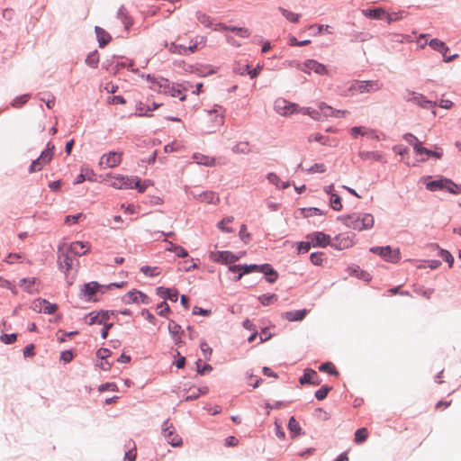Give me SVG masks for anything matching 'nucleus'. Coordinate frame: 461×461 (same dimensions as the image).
<instances>
[{"label":"nucleus","mask_w":461,"mask_h":461,"mask_svg":"<svg viewBox=\"0 0 461 461\" xmlns=\"http://www.w3.org/2000/svg\"><path fill=\"white\" fill-rule=\"evenodd\" d=\"M342 222L348 228L362 231L373 228L375 218L371 213H353L343 217Z\"/></svg>","instance_id":"nucleus-1"},{"label":"nucleus","mask_w":461,"mask_h":461,"mask_svg":"<svg viewBox=\"0 0 461 461\" xmlns=\"http://www.w3.org/2000/svg\"><path fill=\"white\" fill-rule=\"evenodd\" d=\"M54 145L48 143L47 149L41 152V156L32 161L30 166L29 172L34 173L42 169L52 159L54 155Z\"/></svg>","instance_id":"nucleus-2"},{"label":"nucleus","mask_w":461,"mask_h":461,"mask_svg":"<svg viewBox=\"0 0 461 461\" xmlns=\"http://www.w3.org/2000/svg\"><path fill=\"white\" fill-rule=\"evenodd\" d=\"M58 253L59 267L62 272L68 274L73 267L75 257L68 252L65 244L59 247Z\"/></svg>","instance_id":"nucleus-3"},{"label":"nucleus","mask_w":461,"mask_h":461,"mask_svg":"<svg viewBox=\"0 0 461 461\" xmlns=\"http://www.w3.org/2000/svg\"><path fill=\"white\" fill-rule=\"evenodd\" d=\"M274 109L278 114L288 116L298 113L299 106L297 104L291 103L284 98H277L275 101Z\"/></svg>","instance_id":"nucleus-4"},{"label":"nucleus","mask_w":461,"mask_h":461,"mask_svg":"<svg viewBox=\"0 0 461 461\" xmlns=\"http://www.w3.org/2000/svg\"><path fill=\"white\" fill-rule=\"evenodd\" d=\"M162 435L172 447H181L183 444L181 437L176 434L175 428L168 420L162 425Z\"/></svg>","instance_id":"nucleus-5"},{"label":"nucleus","mask_w":461,"mask_h":461,"mask_svg":"<svg viewBox=\"0 0 461 461\" xmlns=\"http://www.w3.org/2000/svg\"><path fill=\"white\" fill-rule=\"evenodd\" d=\"M122 158V152L110 151L100 158L99 166L104 169L113 168L121 164Z\"/></svg>","instance_id":"nucleus-6"},{"label":"nucleus","mask_w":461,"mask_h":461,"mask_svg":"<svg viewBox=\"0 0 461 461\" xmlns=\"http://www.w3.org/2000/svg\"><path fill=\"white\" fill-rule=\"evenodd\" d=\"M383 85L377 80L357 81L350 86L351 91L358 93L375 92L381 89Z\"/></svg>","instance_id":"nucleus-7"},{"label":"nucleus","mask_w":461,"mask_h":461,"mask_svg":"<svg viewBox=\"0 0 461 461\" xmlns=\"http://www.w3.org/2000/svg\"><path fill=\"white\" fill-rule=\"evenodd\" d=\"M113 311H93L85 316V322L87 325H102L105 323L108 317L114 316Z\"/></svg>","instance_id":"nucleus-8"},{"label":"nucleus","mask_w":461,"mask_h":461,"mask_svg":"<svg viewBox=\"0 0 461 461\" xmlns=\"http://www.w3.org/2000/svg\"><path fill=\"white\" fill-rule=\"evenodd\" d=\"M370 251L378 254L386 261L396 263L400 260V251L398 249L393 250L390 246L386 247H374Z\"/></svg>","instance_id":"nucleus-9"},{"label":"nucleus","mask_w":461,"mask_h":461,"mask_svg":"<svg viewBox=\"0 0 461 461\" xmlns=\"http://www.w3.org/2000/svg\"><path fill=\"white\" fill-rule=\"evenodd\" d=\"M109 185L115 189H129L132 188L133 179L128 176L117 175L107 176Z\"/></svg>","instance_id":"nucleus-10"},{"label":"nucleus","mask_w":461,"mask_h":461,"mask_svg":"<svg viewBox=\"0 0 461 461\" xmlns=\"http://www.w3.org/2000/svg\"><path fill=\"white\" fill-rule=\"evenodd\" d=\"M429 45L431 49H433L434 50L438 51L442 54L443 60L445 62L453 61L454 59H456L458 57L457 54L447 56L449 48L445 44V42H443L442 41H440L438 39L430 40L429 41Z\"/></svg>","instance_id":"nucleus-11"},{"label":"nucleus","mask_w":461,"mask_h":461,"mask_svg":"<svg viewBox=\"0 0 461 461\" xmlns=\"http://www.w3.org/2000/svg\"><path fill=\"white\" fill-rule=\"evenodd\" d=\"M211 260L222 264H230L238 261L240 257L230 251H212L209 255Z\"/></svg>","instance_id":"nucleus-12"},{"label":"nucleus","mask_w":461,"mask_h":461,"mask_svg":"<svg viewBox=\"0 0 461 461\" xmlns=\"http://www.w3.org/2000/svg\"><path fill=\"white\" fill-rule=\"evenodd\" d=\"M405 99L406 101L411 102L424 109L435 108L436 106L435 102L427 100L423 95L415 92H409Z\"/></svg>","instance_id":"nucleus-13"},{"label":"nucleus","mask_w":461,"mask_h":461,"mask_svg":"<svg viewBox=\"0 0 461 461\" xmlns=\"http://www.w3.org/2000/svg\"><path fill=\"white\" fill-rule=\"evenodd\" d=\"M65 248L68 249V252L76 258L87 254L90 251L91 246L89 242L75 241L68 245L65 244Z\"/></svg>","instance_id":"nucleus-14"},{"label":"nucleus","mask_w":461,"mask_h":461,"mask_svg":"<svg viewBox=\"0 0 461 461\" xmlns=\"http://www.w3.org/2000/svg\"><path fill=\"white\" fill-rule=\"evenodd\" d=\"M319 109H320V113H321V119L323 117L325 118H328V117H337V118H339V117H345L346 114L348 113V111L346 110H336L334 109L333 107L328 105L327 104L321 102L319 104Z\"/></svg>","instance_id":"nucleus-15"},{"label":"nucleus","mask_w":461,"mask_h":461,"mask_svg":"<svg viewBox=\"0 0 461 461\" xmlns=\"http://www.w3.org/2000/svg\"><path fill=\"white\" fill-rule=\"evenodd\" d=\"M302 70L308 74L311 71H313L314 73H316L318 75H328L327 68L323 64H321L314 59L306 60L303 65Z\"/></svg>","instance_id":"nucleus-16"},{"label":"nucleus","mask_w":461,"mask_h":461,"mask_svg":"<svg viewBox=\"0 0 461 461\" xmlns=\"http://www.w3.org/2000/svg\"><path fill=\"white\" fill-rule=\"evenodd\" d=\"M306 238L308 240H311V243L313 247L325 248L330 242V236L321 231H315L308 234Z\"/></svg>","instance_id":"nucleus-17"},{"label":"nucleus","mask_w":461,"mask_h":461,"mask_svg":"<svg viewBox=\"0 0 461 461\" xmlns=\"http://www.w3.org/2000/svg\"><path fill=\"white\" fill-rule=\"evenodd\" d=\"M123 301L127 303H142L148 304L149 303V297L140 291H130L123 296Z\"/></svg>","instance_id":"nucleus-18"},{"label":"nucleus","mask_w":461,"mask_h":461,"mask_svg":"<svg viewBox=\"0 0 461 461\" xmlns=\"http://www.w3.org/2000/svg\"><path fill=\"white\" fill-rule=\"evenodd\" d=\"M353 244V237L349 236L348 234H339L334 239L331 246L337 249H346L352 247Z\"/></svg>","instance_id":"nucleus-19"},{"label":"nucleus","mask_w":461,"mask_h":461,"mask_svg":"<svg viewBox=\"0 0 461 461\" xmlns=\"http://www.w3.org/2000/svg\"><path fill=\"white\" fill-rule=\"evenodd\" d=\"M102 288L97 282H90L83 285L81 289L82 295L86 298L88 301L94 300V296L99 292Z\"/></svg>","instance_id":"nucleus-20"},{"label":"nucleus","mask_w":461,"mask_h":461,"mask_svg":"<svg viewBox=\"0 0 461 461\" xmlns=\"http://www.w3.org/2000/svg\"><path fill=\"white\" fill-rule=\"evenodd\" d=\"M168 331L172 336L173 340L175 341V344L178 347L182 346L184 344V341L182 339V335L184 334V330H182L181 326L174 321H170L168 324Z\"/></svg>","instance_id":"nucleus-21"},{"label":"nucleus","mask_w":461,"mask_h":461,"mask_svg":"<svg viewBox=\"0 0 461 461\" xmlns=\"http://www.w3.org/2000/svg\"><path fill=\"white\" fill-rule=\"evenodd\" d=\"M300 383L302 384H311L313 385H319L321 383V379L315 370L305 369L303 377L300 378Z\"/></svg>","instance_id":"nucleus-22"},{"label":"nucleus","mask_w":461,"mask_h":461,"mask_svg":"<svg viewBox=\"0 0 461 461\" xmlns=\"http://www.w3.org/2000/svg\"><path fill=\"white\" fill-rule=\"evenodd\" d=\"M156 293L161 298L168 299L172 302H176L178 298V292L176 289L159 286L156 289Z\"/></svg>","instance_id":"nucleus-23"},{"label":"nucleus","mask_w":461,"mask_h":461,"mask_svg":"<svg viewBox=\"0 0 461 461\" xmlns=\"http://www.w3.org/2000/svg\"><path fill=\"white\" fill-rule=\"evenodd\" d=\"M95 31L96 33L99 47L104 48L111 41L112 37L105 30L96 26Z\"/></svg>","instance_id":"nucleus-24"},{"label":"nucleus","mask_w":461,"mask_h":461,"mask_svg":"<svg viewBox=\"0 0 461 461\" xmlns=\"http://www.w3.org/2000/svg\"><path fill=\"white\" fill-rule=\"evenodd\" d=\"M307 310L290 311L283 313V318L289 321H299L305 318Z\"/></svg>","instance_id":"nucleus-25"},{"label":"nucleus","mask_w":461,"mask_h":461,"mask_svg":"<svg viewBox=\"0 0 461 461\" xmlns=\"http://www.w3.org/2000/svg\"><path fill=\"white\" fill-rule=\"evenodd\" d=\"M362 14L371 19L383 20L386 15V11L383 8L365 9L362 10Z\"/></svg>","instance_id":"nucleus-26"},{"label":"nucleus","mask_w":461,"mask_h":461,"mask_svg":"<svg viewBox=\"0 0 461 461\" xmlns=\"http://www.w3.org/2000/svg\"><path fill=\"white\" fill-rule=\"evenodd\" d=\"M193 159L194 160L195 163L199 165H203L207 167H212L215 165V159L213 158L199 153L194 154Z\"/></svg>","instance_id":"nucleus-27"},{"label":"nucleus","mask_w":461,"mask_h":461,"mask_svg":"<svg viewBox=\"0 0 461 461\" xmlns=\"http://www.w3.org/2000/svg\"><path fill=\"white\" fill-rule=\"evenodd\" d=\"M350 134L354 138H357L358 135H371L373 138L377 139V136L375 134L373 130L362 126H356L351 128Z\"/></svg>","instance_id":"nucleus-28"},{"label":"nucleus","mask_w":461,"mask_h":461,"mask_svg":"<svg viewBox=\"0 0 461 461\" xmlns=\"http://www.w3.org/2000/svg\"><path fill=\"white\" fill-rule=\"evenodd\" d=\"M288 429L292 438H295L301 434L302 428L294 417H291L288 422Z\"/></svg>","instance_id":"nucleus-29"},{"label":"nucleus","mask_w":461,"mask_h":461,"mask_svg":"<svg viewBox=\"0 0 461 461\" xmlns=\"http://www.w3.org/2000/svg\"><path fill=\"white\" fill-rule=\"evenodd\" d=\"M166 47H167L168 51L172 54L184 55V56L187 55L186 46H184L182 44L171 42L169 45L166 44Z\"/></svg>","instance_id":"nucleus-30"},{"label":"nucleus","mask_w":461,"mask_h":461,"mask_svg":"<svg viewBox=\"0 0 461 461\" xmlns=\"http://www.w3.org/2000/svg\"><path fill=\"white\" fill-rule=\"evenodd\" d=\"M199 199L202 202H205L207 203H217L219 202V196L211 191L204 192L199 195Z\"/></svg>","instance_id":"nucleus-31"},{"label":"nucleus","mask_w":461,"mask_h":461,"mask_svg":"<svg viewBox=\"0 0 461 461\" xmlns=\"http://www.w3.org/2000/svg\"><path fill=\"white\" fill-rule=\"evenodd\" d=\"M444 189L448 191L450 194H461V185L454 183L452 180L445 178Z\"/></svg>","instance_id":"nucleus-32"},{"label":"nucleus","mask_w":461,"mask_h":461,"mask_svg":"<svg viewBox=\"0 0 461 461\" xmlns=\"http://www.w3.org/2000/svg\"><path fill=\"white\" fill-rule=\"evenodd\" d=\"M207 391H208L207 388H203V389L196 388V387L190 388L187 391V395L185 397V400L192 401V400L197 399L200 394L207 393Z\"/></svg>","instance_id":"nucleus-33"},{"label":"nucleus","mask_w":461,"mask_h":461,"mask_svg":"<svg viewBox=\"0 0 461 461\" xmlns=\"http://www.w3.org/2000/svg\"><path fill=\"white\" fill-rule=\"evenodd\" d=\"M298 113H303L304 115H308V116H310L311 118H312L313 120H316V121L321 120L320 109L319 110H315V109H312L311 107H302V108H299Z\"/></svg>","instance_id":"nucleus-34"},{"label":"nucleus","mask_w":461,"mask_h":461,"mask_svg":"<svg viewBox=\"0 0 461 461\" xmlns=\"http://www.w3.org/2000/svg\"><path fill=\"white\" fill-rule=\"evenodd\" d=\"M279 11L291 23H297L300 20V17H301L300 14L293 13V12L286 10L285 8H282V7H279Z\"/></svg>","instance_id":"nucleus-35"},{"label":"nucleus","mask_w":461,"mask_h":461,"mask_svg":"<svg viewBox=\"0 0 461 461\" xmlns=\"http://www.w3.org/2000/svg\"><path fill=\"white\" fill-rule=\"evenodd\" d=\"M367 437H368V430H367V429L361 428V429H358L355 432L354 441L357 444H361V443H363L364 441L366 440Z\"/></svg>","instance_id":"nucleus-36"},{"label":"nucleus","mask_w":461,"mask_h":461,"mask_svg":"<svg viewBox=\"0 0 461 461\" xmlns=\"http://www.w3.org/2000/svg\"><path fill=\"white\" fill-rule=\"evenodd\" d=\"M233 221L234 218L232 216L226 217L218 222V228L223 232H232L233 230L228 227V225L230 224Z\"/></svg>","instance_id":"nucleus-37"},{"label":"nucleus","mask_w":461,"mask_h":461,"mask_svg":"<svg viewBox=\"0 0 461 461\" xmlns=\"http://www.w3.org/2000/svg\"><path fill=\"white\" fill-rule=\"evenodd\" d=\"M267 179L269 180L270 183L276 185L277 187L285 189L289 186V183L281 181L278 176L276 175L275 173L268 174Z\"/></svg>","instance_id":"nucleus-38"},{"label":"nucleus","mask_w":461,"mask_h":461,"mask_svg":"<svg viewBox=\"0 0 461 461\" xmlns=\"http://www.w3.org/2000/svg\"><path fill=\"white\" fill-rule=\"evenodd\" d=\"M140 271L148 276H157L161 273V269L158 267H149L144 266L140 268Z\"/></svg>","instance_id":"nucleus-39"},{"label":"nucleus","mask_w":461,"mask_h":461,"mask_svg":"<svg viewBox=\"0 0 461 461\" xmlns=\"http://www.w3.org/2000/svg\"><path fill=\"white\" fill-rule=\"evenodd\" d=\"M36 283V278H23L21 280L20 285L23 287V289L28 293H32L34 291L33 286Z\"/></svg>","instance_id":"nucleus-40"},{"label":"nucleus","mask_w":461,"mask_h":461,"mask_svg":"<svg viewBox=\"0 0 461 461\" xmlns=\"http://www.w3.org/2000/svg\"><path fill=\"white\" fill-rule=\"evenodd\" d=\"M40 303L43 304L42 312L47 314H53L58 309L57 304L50 303L45 299H40Z\"/></svg>","instance_id":"nucleus-41"},{"label":"nucleus","mask_w":461,"mask_h":461,"mask_svg":"<svg viewBox=\"0 0 461 461\" xmlns=\"http://www.w3.org/2000/svg\"><path fill=\"white\" fill-rule=\"evenodd\" d=\"M445 178L430 181L426 184V188L429 191H436L444 189Z\"/></svg>","instance_id":"nucleus-42"},{"label":"nucleus","mask_w":461,"mask_h":461,"mask_svg":"<svg viewBox=\"0 0 461 461\" xmlns=\"http://www.w3.org/2000/svg\"><path fill=\"white\" fill-rule=\"evenodd\" d=\"M167 250L175 252L176 255L179 258H185L188 256L187 251L184 248L173 243H169Z\"/></svg>","instance_id":"nucleus-43"},{"label":"nucleus","mask_w":461,"mask_h":461,"mask_svg":"<svg viewBox=\"0 0 461 461\" xmlns=\"http://www.w3.org/2000/svg\"><path fill=\"white\" fill-rule=\"evenodd\" d=\"M99 62V55L97 51L91 52L86 59V63L91 68H96Z\"/></svg>","instance_id":"nucleus-44"},{"label":"nucleus","mask_w":461,"mask_h":461,"mask_svg":"<svg viewBox=\"0 0 461 461\" xmlns=\"http://www.w3.org/2000/svg\"><path fill=\"white\" fill-rule=\"evenodd\" d=\"M258 301L265 306L273 303L277 301V295L275 294H262L258 297Z\"/></svg>","instance_id":"nucleus-45"},{"label":"nucleus","mask_w":461,"mask_h":461,"mask_svg":"<svg viewBox=\"0 0 461 461\" xmlns=\"http://www.w3.org/2000/svg\"><path fill=\"white\" fill-rule=\"evenodd\" d=\"M319 370L321 372H327L333 375H337L339 374L338 371L336 370L335 366L330 362H326V363L321 364L319 366Z\"/></svg>","instance_id":"nucleus-46"},{"label":"nucleus","mask_w":461,"mask_h":461,"mask_svg":"<svg viewBox=\"0 0 461 461\" xmlns=\"http://www.w3.org/2000/svg\"><path fill=\"white\" fill-rule=\"evenodd\" d=\"M118 17L121 19V21L124 24L125 29L128 30L130 28V26L131 25V20L127 15L126 11H125L124 8H120L119 9V11H118Z\"/></svg>","instance_id":"nucleus-47"},{"label":"nucleus","mask_w":461,"mask_h":461,"mask_svg":"<svg viewBox=\"0 0 461 461\" xmlns=\"http://www.w3.org/2000/svg\"><path fill=\"white\" fill-rule=\"evenodd\" d=\"M233 151L235 153H242V154L249 153V142L241 141V142L237 143L233 147Z\"/></svg>","instance_id":"nucleus-48"},{"label":"nucleus","mask_w":461,"mask_h":461,"mask_svg":"<svg viewBox=\"0 0 461 461\" xmlns=\"http://www.w3.org/2000/svg\"><path fill=\"white\" fill-rule=\"evenodd\" d=\"M330 203L333 210L340 211L342 209L341 198L338 194H331Z\"/></svg>","instance_id":"nucleus-49"},{"label":"nucleus","mask_w":461,"mask_h":461,"mask_svg":"<svg viewBox=\"0 0 461 461\" xmlns=\"http://www.w3.org/2000/svg\"><path fill=\"white\" fill-rule=\"evenodd\" d=\"M359 155L363 159H372L376 161H380L382 159V155L378 152H360Z\"/></svg>","instance_id":"nucleus-50"},{"label":"nucleus","mask_w":461,"mask_h":461,"mask_svg":"<svg viewBox=\"0 0 461 461\" xmlns=\"http://www.w3.org/2000/svg\"><path fill=\"white\" fill-rule=\"evenodd\" d=\"M331 390L330 386L323 385L315 393L317 400L321 401L327 397L328 393Z\"/></svg>","instance_id":"nucleus-51"},{"label":"nucleus","mask_w":461,"mask_h":461,"mask_svg":"<svg viewBox=\"0 0 461 461\" xmlns=\"http://www.w3.org/2000/svg\"><path fill=\"white\" fill-rule=\"evenodd\" d=\"M196 18L205 27H211L212 24L210 16L201 12L196 13Z\"/></svg>","instance_id":"nucleus-52"},{"label":"nucleus","mask_w":461,"mask_h":461,"mask_svg":"<svg viewBox=\"0 0 461 461\" xmlns=\"http://www.w3.org/2000/svg\"><path fill=\"white\" fill-rule=\"evenodd\" d=\"M258 265H245L242 266V273H240L236 277V280L239 281L242 277L244 274H249L253 271H258Z\"/></svg>","instance_id":"nucleus-53"},{"label":"nucleus","mask_w":461,"mask_h":461,"mask_svg":"<svg viewBox=\"0 0 461 461\" xmlns=\"http://www.w3.org/2000/svg\"><path fill=\"white\" fill-rule=\"evenodd\" d=\"M325 171H326V167L322 163H316L313 166H312L310 168L306 169V172L309 174L323 173Z\"/></svg>","instance_id":"nucleus-54"},{"label":"nucleus","mask_w":461,"mask_h":461,"mask_svg":"<svg viewBox=\"0 0 461 461\" xmlns=\"http://www.w3.org/2000/svg\"><path fill=\"white\" fill-rule=\"evenodd\" d=\"M230 32H235L238 36L242 38H248L250 35L249 29L242 27H230Z\"/></svg>","instance_id":"nucleus-55"},{"label":"nucleus","mask_w":461,"mask_h":461,"mask_svg":"<svg viewBox=\"0 0 461 461\" xmlns=\"http://www.w3.org/2000/svg\"><path fill=\"white\" fill-rule=\"evenodd\" d=\"M207 115L212 117V120L215 122L216 124L220 125L223 122V116L221 113H218V111H208Z\"/></svg>","instance_id":"nucleus-56"},{"label":"nucleus","mask_w":461,"mask_h":461,"mask_svg":"<svg viewBox=\"0 0 461 461\" xmlns=\"http://www.w3.org/2000/svg\"><path fill=\"white\" fill-rule=\"evenodd\" d=\"M327 138L324 137L322 134L321 133H313V134H311L309 137H308V141L309 142H312V141H317V142H321V144L323 145H326L327 144Z\"/></svg>","instance_id":"nucleus-57"},{"label":"nucleus","mask_w":461,"mask_h":461,"mask_svg":"<svg viewBox=\"0 0 461 461\" xmlns=\"http://www.w3.org/2000/svg\"><path fill=\"white\" fill-rule=\"evenodd\" d=\"M402 18V12H398V13H387L386 12V15H384V19L387 21L388 23L401 20Z\"/></svg>","instance_id":"nucleus-58"},{"label":"nucleus","mask_w":461,"mask_h":461,"mask_svg":"<svg viewBox=\"0 0 461 461\" xmlns=\"http://www.w3.org/2000/svg\"><path fill=\"white\" fill-rule=\"evenodd\" d=\"M170 312L169 305L166 302H162L158 305V314L166 317Z\"/></svg>","instance_id":"nucleus-59"},{"label":"nucleus","mask_w":461,"mask_h":461,"mask_svg":"<svg viewBox=\"0 0 461 461\" xmlns=\"http://www.w3.org/2000/svg\"><path fill=\"white\" fill-rule=\"evenodd\" d=\"M438 254L443 260L448 263L449 267L453 266L454 258L447 250L441 249Z\"/></svg>","instance_id":"nucleus-60"},{"label":"nucleus","mask_w":461,"mask_h":461,"mask_svg":"<svg viewBox=\"0 0 461 461\" xmlns=\"http://www.w3.org/2000/svg\"><path fill=\"white\" fill-rule=\"evenodd\" d=\"M310 258L313 265L320 266L322 264V261H323V253H321V252L312 253L311 255Z\"/></svg>","instance_id":"nucleus-61"},{"label":"nucleus","mask_w":461,"mask_h":461,"mask_svg":"<svg viewBox=\"0 0 461 461\" xmlns=\"http://www.w3.org/2000/svg\"><path fill=\"white\" fill-rule=\"evenodd\" d=\"M311 43L310 40H304V41H297V39L294 36H291L289 38V45L290 46H306Z\"/></svg>","instance_id":"nucleus-62"},{"label":"nucleus","mask_w":461,"mask_h":461,"mask_svg":"<svg viewBox=\"0 0 461 461\" xmlns=\"http://www.w3.org/2000/svg\"><path fill=\"white\" fill-rule=\"evenodd\" d=\"M403 139L405 141H407L408 143H410L411 145H412L413 147V149L415 150V145L416 143H420L421 141H420L416 136H414L413 134L411 133H406L403 135Z\"/></svg>","instance_id":"nucleus-63"},{"label":"nucleus","mask_w":461,"mask_h":461,"mask_svg":"<svg viewBox=\"0 0 461 461\" xmlns=\"http://www.w3.org/2000/svg\"><path fill=\"white\" fill-rule=\"evenodd\" d=\"M17 339L16 334H4L0 337V340L5 344H12L14 343Z\"/></svg>","instance_id":"nucleus-64"}]
</instances>
